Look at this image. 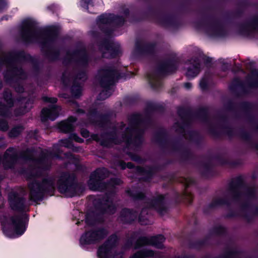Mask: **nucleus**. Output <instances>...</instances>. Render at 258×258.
<instances>
[{
  "mask_svg": "<svg viewBox=\"0 0 258 258\" xmlns=\"http://www.w3.org/2000/svg\"><path fill=\"white\" fill-rule=\"evenodd\" d=\"M20 35L22 41L26 44L33 43L36 39H39L41 52L50 61L59 59L60 50L51 46L58 37L59 31L56 27L40 29L36 21L26 18L22 21L20 26Z\"/></svg>",
  "mask_w": 258,
  "mask_h": 258,
  "instance_id": "1",
  "label": "nucleus"
},
{
  "mask_svg": "<svg viewBox=\"0 0 258 258\" xmlns=\"http://www.w3.org/2000/svg\"><path fill=\"white\" fill-rule=\"evenodd\" d=\"M8 201L11 210L20 213L10 217L9 225H4L2 222V230L7 237L15 238L22 236L27 228L29 216L24 213L26 199L17 191H12L8 194Z\"/></svg>",
  "mask_w": 258,
  "mask_h": 258,
  "instance_id": "2",
  "label": "nucleus"
},
{
  "mask_svg": "<svg viewBox=\"0 0 258 258\" xmlns=\"http://www.w3.org/2000/svg\"><path fill=\"white\" fill-rule=\"evenodd\" d=\"M145 110L146 114L144 118L140 113H134L128 117L129 125L125 128V133L122 136L127 146L140 147L144 142L145 131L139 126L142 123L150 124L152 121L150 114L154 112H163L165 108L162 105L148 102Z\"/></svg>",
  "mask_w": 258,
  "mask_h": 258,
  "instance_id": "3",
  "label": "nucleus"
},
{
  "mask_svg": "<svg viewBox=\"0 0 258 258\" xmlns=\"http://www.w3.org/2000/svg\"><path fill=\"white\" fill-rule=\"evenodd\" d=\"M20 173L25 175L27 180L33 179L28 184L30 190V200L35 202L42 201L45 195L52 196L54 195L55 191V181L53 176H47L40 181L35 179L37 174L31 169L23 168L21 169Z\"/></svg>",
  "mask_w": 258,
  "mask_h": 258,
  "instance_id": "4",
  "label": "nucleus"
},
{
  "mask_svg": "<svg viewBox=\"0 0 258 258\" xmlns=\"http://www.w3.org/2000/svg\"><path fill=\"white\" fill-rule=\"evenodd\" d=\"M6 61L10 63L12 68L4 74V79L8 82H12L15 78H20L26 75L23 68L18 67L16 64L19 61L31 62L35 75H38L40 73L41 68L39 60L30 54L26 53L23 50L9 52L6 57Z\"/></svg>",
  "mask_w": 258,
  "mask_h": 258,
  "instance_id": "5",
  "label": "nucleus"
},
{
  "mask_svg": "<svg viewBox=\"0 0 258 258\" xmlns=\"http://www.w3.org/2000/svg\"><path fill=\"white\" fill-rule=\"evenodd\" d=\"M98 80L100 86L104 89L98 94L97 99L104 100L112 95L111 86L115 82L125 78V74L120 73L113 66H107L98 72Z\"/></svg>",
  "mask_w": 258,
  "mask_h": 258,
  "instance_id": "6",
  "label": "nucleus"
},
{
  "mask_svg": "<svg viewBox=\"0 0 258 258\" xmlns=\"http://www.w3.org/2000/svg\"><path fill=\"white\" fill-rule=\"evenodd\" d=\"M58 191L67 197L80 196L85 191L84 185L77 180L76 175L69 172H62L56 182Z\"/></svg>",
  "mask_w": 258,
  "mask_h": 258,
  "instance_id": "7",
  "label": "nucleus"
},
{
  "mask_svg": "<svg viewBox=\"0 0 258 258\" xmlns=\"http://www.w3.org/2000/svg\"><path fill=\"white\" fill-rule=\"evenodd\" d=\"M13 150V148H9L4 155L3 164L5 168H12L19 159H22L24 161H35L41 165L39 168L44 170L49 169V166L46 162V156L43 155L38 159L34 158L33 149L27 148L25 151L21 152L19 155L16 152L11 154L7 153L8 151L10 152Z\"/></svg>",
  "mask_w": 258,
  "mask_h": 258,
  "instance_id": "8",
  "label": "nucleus"
},
{
  "mask_svg": "<svg viewBox=\"0 0 258 258\" xmlns=\"http://www.w3.org/2000/svg\"><path fill=\"white\" fill-rule=\"evenodd\" d=\"M177 114L182 120L181 123H175L181 133H184L185 128L190 125L194 117L200 118L204 121H207L209 119V110L207 107H205L200 108L196 112H194L190 108L178 106Z\"/></svg>",
  "mask_w": 258,
  "mask_h": 258,
  "instance_id": "9",
  "label": "nucleus"
},
{
  "mask_svg": "<svg viewBox=\"0 0 258 258\" xmlns=\"http://www.w3.org/2000/svg\"><path fill=\"white\" fill-rule=\"evenodd\" d=\"M67 54L70 57L64 59V63L67 60L68 62H70L73 59L78 66L82 68V69L75 75L74 80L86 81L88 79V75L85 69L89 65V56L86 49H77L73 50L72 53L67 52Z\"/></svg>",
  "mask_w": 258,
  "mask_h": 258,
  "instance_id": "10",
  "label": "nucleus"
},
{
  "mask_svg": "<svg viewBox=\"0 0 258 258\" xmlns=\"http://www.w3.org/2000/svg\"><path fill=\"white\" fill-rule=\"evenodd\" d=\"M198 29L205 28L206 32L214 37L223 38L227 35V31L221 21L213 15H207L196 23Z\"/></svg>",
  "mask_w": 258,
  "mask_h": 258,
  "instance_id": "11",
  "label": "nucleus"
},
{
  "mask_svg": "<svg viewBox=\"0 0 258 258\" xmlns=\"http://www.w3.org/2000/svg\"><path fill=\"white\" fill-rule=\"evenodd\" d=\"M146 17L154 19L156 22L160 25L166 27L178 29L181 25V23L175 15L166 14L161 10L154 9L149 6L147 11L144 13Z\"/></svg>",
  "mask_w": 258,
  "mask_h": 258,
  "instance_id": "12",
  "label": "nucleus"
},
{
  "mask_svg": "<svg viewBox=\"0 0 258 258\" xmlns=\"http://www.w3.org/2000/svg\"><path fill=\"white\" fill-rule=\"evenodd\" d=\"M247 86L244 82L239 78H235L229 86V89L237 96L241 94H247L249 91L247 88H258V70L254 69L251 72V76H248L246 79Z\"/></svg>",
  "mask_w": 258,
  "mask_h": 258,
  "instance_id": "13",
  "label": "nucleus"
},
{
  "mask_svg": "<svg viewBox=\"0 0 258 258\" xmlns=\"http://www.w3.org/2000/svg\"><path fill=\"white\" fill-rule=\"evenodd\" d=\"M108 234V230L103 227H97L86 230L81 236L79 242L82 247L96 244L105 239Z\"/></svg>",
  "mask_w": 258,
  "mask_h": 258,
  "instance_id": "14",
  "label": "nucleus"
},
{
  "mask_svg": "<svg viewBox=\"0 0 258 258\" xmlns=\"http://www.w3.org/2000/svg\"><path fill=\"white\" fill-rule=\"evenodd\" d=\"M109 175L108 170L105 168H98L91 173L88 185L93 191H103L107 189V183L103 180Z\"/></svg>",
  "mask_w": 258,
  "mask_h": 258,
  "instance_id": "15",
  "label": "nucleus"
},
{
  "mask_svg": "<svg viewBox=\"0 0 258 258\" xmlns=\"http://www.w3.org/2000/svg\"><path fill=\"white\" fill-rule=\"evenodd\" d=\"M115 194V191L112 189L104 196L95 199L93 203L96 211H99L102 214H114L116 212V207L113 203L112 197Z\"/></svg>",
  "mask_w": 258,
  "mask_h": 258,
  "instance_id": "16",
  "label": "nucleus"
},
{
  "mask_svg": "<svg viewBox=\"0 0 258 258\" xmlns=\"http://www.w3.org/2000/svg\"><path fill=\"white\" fill-rule=\"evenodd\" d=\"M170 163V161H168L165 164L153 166L148 165L146 167L137 166V173L143 176L139 178V181L150 182L157 173L162 171L165 168L166 165Z\"/></svg>",
  "mask_w": 258,
  "mask_h": 258,
  "instance_id": "17",
  "label": "nucleus"
},
{
  "mask_svg": "<svg viewBox=\"0 0 258 258\" xmlns=\"http://www.w3.org/2000/svg\"><path fill=\"white\" fill-rule=\"evenodd\" d=\"M142 212L139 214L138 212L133 209L124 208L120 212L119 218L122 223L124 224H131L133 223L138 217V221L141 225L147 224L148 219L142 216Z\"/></svg>",
  "mask_w": 258,
  "mask_h": 258,
  "instance_id": "18",
  "label": "nucleus"
},
{
  "mask_svg": "<svg viewBox=\"0 0 258 258\" xmlns=\"http://www.w3.org/2000/svg\"><path fill=\"white\" fill-rule=\"evenodd\" d=\"M156 42H145L138 40L135 42L133 53L138 56L154 55L156 52Z\"/></svg>",
  "mask_w": 258,
  "mask_h": 258,
  "instance_id": "19",
  "label": "nucleus"
},
{
  "mask_svg": "<svg viewBox=\"0 0 258 258\" xmlns=\"http://www.w3.org/2000/svg\"><path fill=\"white\" fill-rule=\"evenodd\" d=\"M87 115L92 124L103 127L110 123L112 113H101L96 108H93L89 109Z\"/></svg>",
  "mask_w": 258,
  "mask_h": 258,
  "instance_id": "20",
  "label": "nucleus"
},
{
  "mask_svg": "<svg viewBox=\"0 0 258 258\" xmlns=\"http://www.w3.org/2000/svg\"><path fill=\"white\" fill-rule=\"evenodd\" d=\"M118 238L116 234L110 235L97 250L99 258H109L111 250L117 246Z\"/></svg>",
  "mask_w": 258,
  "mask_h": 258,
  "instance_id": "21",
  "label": "nucleus"
},
{
  "mask_svg": "<svg viewBox=\"0 0 258 258\" xmlns=\"http://www.w3.org/2000/svg\"><path fill=\"white\" fill-rule=\"evenodd\" d=\"M244 185L245 182L241 175L235 177L228 183V190L231 193L233 201L236 202L240 201L242 192L239 189Z\"/></svg>",
  "mask_w": 258,
  "mask_h": 258,
  "instance_id": "22",
  "label": "nucleus"
},
{
  "mask_svg": "<svg viewBox=\"0 0 258 258\" xmlns=\"http://www.w3.org/2000/svg\"><path fill=\"white\" fill-rule=\"evenodd\" d=\"M100 139L97 135H94L93 139L96 142H100L101 146L105 148H110L112 144L118 143V137L115 130L104 132L100 135Z\"/></svg>",
  "mask_w": 258,
  "mask_h": 258,
  "instance_id": "23",
  "label": "nucleus"
},
{
  "mask_svg": "<svg viewBox=\"0 0 258 258\" xmlns=\"http://www.w3.org/2000/svg\"><path fill=\"white\" fill-rule=\"evenodd\" d=\"M178 67V60L175 57L167 58L160 63L157 67V72L160 75L174 73Z\"/></svg>",
  "mask_w": 258,
  "mask_h": 258,
  "instance_id": "24",
  "label": "nucleus"
},
{
  "mask_svg": "<svg viewBox=\"0 0 258 258\" xmlns=\"http://www.w3.org/2000/svg\"><path fill=\"white\" fill-rule=\"evenodd\" d=\"M240 109L243 112L246 118L254 126V130L258 133V122L252 113L253 104L250 102L244 101L238 104Z\"/></svg>",
  "mask_w": 258,
  "mask_h": 258,
  "instance_id": "25",
  "label": "nucleus"
},
{
  "mask_svg": "<svg viewBox=\"0 0 258 258\" xmlns=\"http://www.w3.org/2000/svg\"><path fill=\"white\" fill-rule=\"evenodd\" d=\"M171 148L173 152L180 153L181 159L183 161H187L195 159V155L191 151L184 147L178 140L172 142Z\"/></svg>",
  "mask_w": 258,
  "mask_h": 258,
  "instance_id": "26",
  "label": "nucleus"
},
{
  "mask_svg": "<svg viewBox=\"0 0 258 258\" xmlns=\"http://www.w3.org/2000/svg\"><path fill=\"white\" fill-rule=\"evenodd\" d=\"M148 204L151 208L155 210L161 215H163L168 211L164 195L159 194L153 197L150 200Z\"/></svg>",
  "mask_w": 258,
  "mask_h": 258,
  "instance_id": "27",
  "label": "nucleus"
},
{
  "mask_svg": "<svg viewBox=\"0 0 258 258\" xmlns=\"http://www.w3.org/2000/svg\"><path fill=\"white\" fill-rule=\"evenodd\" d=\"M60 110V107L55 104L43 108L40 114L41 121L42 122H46L48 120L54 121L58 117Z\"/></svg>",
  "mask_w": 258,
  "mask_h": 258,
  "instance_id": "28",
  "label": "nucleus"
},
{
  "mask_svg": "<svg viewBox=\"0 0 258 258\" xmlns=\"http://www.w3.org/2000/svg\"><path fill=\"white\" fill-rule=\"evenodd\" d=\"M154 140L162 148L167 149L169 145V134L164 128H160L154 134Z\"/></svg>",
  "mask_w": 258,
  "mask_h": 258,
  "instance_id": "29",
  "label": "nucleus"
},
{
  "mask_svg": "<svg viewBox=\"0 0 258 258\" xmlns=\"http://www.w3.org/2000/svg\"><path fill=\"white\" fill-rule=\"evenodd\" d=\"M77 119L74 116H69L67 119L58 123L57 127L60 132L64 134H71L75 130L74 123Z\"/></svg>",
  "mask_w": 258,
  "mask_h": 258,
  "instance_id": "30",
  "label": "nucleus"
},
{
  "mask_svg": "<svg viewBox=\"0 0 258 258\" xmlns=\"http://www.w3.org/2000/svg\"><path fill=\"white\" fill-rule=\"evenodd\" d=\"M187 187L188 185H186V188L181 193L177 191L174 192L173 198L176 204H179L181 203H185L191 205L192 203L194 196L192 193L187 191L186 188Z\"/></svg>",
  "mask_w": 258,
  "mask_h": 258,
  "instance_id": "31",
  "label": "nucleus"
},
{
  "mask_svg": "<svg viewBox=\"0 0 258 258\" xmlns=\"http://www.w3.org/2000/svg\"><path fill=\"white\" fill-rule=\"evenodd\" d=\"M192 61L191 66L187 69L185 73V76L187 80H190L194 79L201 71V64L199 59L197 57L192 58L190 60Z\"/></svg>",
  "mask_w": 258,
  "mask_h": 258,
  "instance_id": "32",
  "label": "nucleus"
},
{
  "mask_svg": "<svg viewBox=\"0 0 258 258\" xmlns=\"http://www.w3.org/2000/svg\"><path fill=\"white\" fill-rule=\"evenodd\" d=\"M98 213L94 211H89L85 215V222L89 226H92L99 223H102L104 221L103 215L105 214H102L99 211Z\"/></svg>",
  "mask_w": 258,
  "mask_h": 258,
  "instance_id": "33",
  "label": "nucleus"
},
{
  "mask_svg": "<svg viewBox=\"0 0 258 258\" xmlns=\"http://www.w3.org/2000/svg\"><path fill=\"white\" fill-rule=\"evenodd\" d=\"M240 7L237 9L234 12H227L224 15L225 19L229 23H232V20L235 18H240L242 17L244 13V10L242 8H245L248 6V3L246 1L242 2L240 4Z\"/></svg>",
  "mask_w": 258,
  "mask_h": 258,
  "instance_id": "34",
  "label": "nucleus"
},
{
  "mask_svg": "<svg viewBox=\"0 0 258 258\" xmlns=\"http://www.w3.org/2000/svg\"><path fill=\"white\" fill-rule=\"evenodd\" d=\"M18 101L21 102V105L15 110L17 114L24 115L28 112L32 108L33 101L30 98L20 97Z\"/></svg>",
  "mask_w": 258,
  "mask_h": 258,
  "instance_id": "35",
  "label": "nucleus"
},
{
  "mask_svg": "<svg viewBox=\"0 0 258 258\" xmlns=\"http://www.w3.org/2000/svg\"><path fill=\"white\" fill-rule=\"evenodd\" d=\"M248 28L258 31V14L253 15L246 23L239 26L241 32H247Z\"/></svg>",
  "mask_w": 258,
  "mask_h": 258,
  "instance_id": "36",
  "label": "nucleus"
},
{
  "mask_svg": "<svg viewBox=\"0 0 258 258\" xmlns=\"http://www.w3.org/2000/svg\"><path fill=\"white\" fill-rule=\"evenodd\" d=\"M147 77L151 87L154 90H158L162 86V82L158 75L155 73H149Z\"/></svg>",
  "mask_w": 258,
  "mask_h": 258,
  "instance_id": "37",
  "label": "nucleus"
},
{
  "mask_svg": "<svg viewBox=\"0 0 258 258\" xmlns=\"http://www.w3.org/2000/svg\"><path fill=\"white\" fill-rule=\"evenodd\" d=\"M203 167V170L201 171L202 176L206 178L213 177L216 175V171L214 169L213 164L210 160L207 162H202Z\"/></svg>",
  "mask_w": 258,
  "mask_h": 258,
  "instance_id": "38",
  "label": "nucleus"
},
{
  "mask_svg": "<svg viewBox=\"0 0 258 258\" xmlns=\"http://www.w3.org/2000/svg\"><path fill=\"white\" fill-rule=\"evenodd\" d=\"M238 135L241 139L248 143L250 148L258 151V143H255L252 141L251 135L249 132L241 129Z\"/></svg>",
  "mask_w": 258,
  "mask_h": 258,
  "instance_id": "39",
  "label": "nucleus"
},
{
  "mask_svg": "<svg viewBox=\"0 0 258 258\" xmlns=\"http://www.w3.org/2000/svg\"><path fill=\"white\" fill-rule=\"evenodd\" d=\"M155 251L153 250L143 248L138 250L133 254L131 255L129 258H148L153 257L155 256Z\"/></svg>",
  "mask_w": 258,
  "mask_h": 258,
  "instance_id": "40",
  "label": "nucleus"
},
{
  "mask_svg": "<svg viewBox=\"0 0 258 258\" xmlns=\"http://www.w3.org/2000/svg\"><path fill=\"white\" fill-rule=\"evenodd\" d=\"M155 251L153 250L143 248L138 250L133 254L131 255L129 258H148L153 257L155 256Z\"/></svg>",
  "mask_w": 258,
  "mask_h": 258,
  "instance_id": "41",
  "label": "nucleus"
},
{
  "mask_svg": "<svg viewBox=\"0 0 258 258\" xmlns=\"http://www.w3.org/2000/svg\"><path fill=\"white\" fill-rule=\"evenodd\" d=\"M209 236H206L204 239L202 240L190 241L188 243L189 247L192 249L200 250L203 247L209 245Z\"/></svg>",
  "mask_w": 258,
  "mask_h": 258,
  "instance_id": "42",
  "label": "nucleus"
},
{
  "mask_svg": "<svg viewBox=\"0 0 258 258\" xmlns=\"http://www.w3.org/2000/svg\"><path fill=\"white\" fill-rule=\"evenodd\" d=\"M120 52L119 45L114 44L107 52H102V56L103 58H115L118 56Z\"/></svg>",
  "mask_w": 258,
  "mask_h": 258,
  "instance_id": "43",
  "label": "nucleus"
},
{
  "mask_svg": "<svg viewBox=\"0 0 258 258\" xmlns=\"http://www.w3.org/2000/svg\"><path fill=\"white\" fill-rule=\"evenodd\" d=\"M189 140L197 146H200L204 140L203 136L197 131L191 130L187 132Z\"/></svg>",
  "mask_w": 258,
  "mask_h": 258,
  "instance_id": "44",
  "label": "nucleus"
},
{
  "mask_svg": "<svg viewBox=\"0 0 258 258\" xmlns=\"http://www.w3.org/2000/svg\"><path fill=\"white\" fill-rule=\"evenodd\" d=\"M72 95L75 98H80L82 94V87L80 83L74 80L70 89Z\"/></svg>",
  "mask_w": 258,
  "mask_h": 258,
  "instance_id": "45",
  "label": "nucleus"
},
{
  "mask_svg": "<svg viewBox=\"0 0 258 258\" xmlns=\"http://www.w3.org/2000/svg\"><path fill=\"white\" fill-rule=\"evenodd\" d=\"M125 193L134 201H142L146 199V194L137 190L127 189L125 190Z\"/></svg>",
  "mask_w": 258,
  "mask_h": 258,
  "instance_id": "46",
  "label": "nucleus"
},
{
  "mask_svg": "<svg viewBox=\"0 0 258 258\" xmlns=\"http://www.w3.org/2000/svg\"><path fill=\"white\" fill-rule=\"evenodd\" d=\"M226 205L229 207L231 203L227 199L218 198L213 200L208 205V208L210 209H214L216 207Z\"/></svg>",
  "mask_w": 258,
  "mask_h": 258,
  "instance_id": "47",
  "label": "nucleus"
},
{
  "mask_svg": "<svg viewBox=\"0 0 258 258\" xmlns=\"http://www.w3.org/2000/svg\"><path fill=\"white\" fill-rule=\"evenodd\" d=\"M165 240L164 236L162 234L151 236L150 237V245L154 246L158 248H161Z\"/></svg>",
  "mask_w": 258,
  "mask_h": 258,
  "instance_id": "48",
  "label": "nucleus"
},
{
  "mask_svg": "<svg viewBox=\"0 0 258 258\" xmlns=\"http://www.w3.org/2000/svg\"><path fill=\"white\" fill-rule=\"evenodd\" d=\"M145 245H150V238L145 236H141L136 240L134 249H139Z\"/></svg>",
  "mask_w": 258,
  "mask_h": 258,
  "instance_id": "49",
  "label": "nucleus"
},
{
  "mask_svg": "<svg viewBox=\"0 0 258 258\" xmlns=\"http://www.w3.org/2000/svg\"><path fill=\"white\" fill-rule=\"evenodd\" d=\"M112 14L107 15L102 14L98 17L97 23L98 25H107L111 24Z\"/></svg>",
  "mask_w": 258,
  "mask_h": 258,
  "instance_id": "50",
  "label": "nucleus"
},
{
  "mask_svg": "<svg viewBox=\"0 0 258 258\" xmlns=\"http://www.w3.org/2000/svg\"><path fill=\"white\" fill-rule=\"evenodd\" d=\"M226 233L227 230L226 228L222 225L214 226L210 230V234L211 235L224 236Z\"/></svg>",
  "mask_w": 258,
  "mask_h": 258,
  "instance_id": "51",
  "label": "nucleus"
},
{
  "mask_svg": "<svg viewBox=\"0 0 258 258\" xmlns=\"http://www.w3.org/2000/svg\"><path fill=\"white\" fill-rule=\"evenodd\" d=\"M126 20L123 16L112 14L111 24H113L117 27L123 26Z\"/></svg>",
  "mask_w": 258,
  "mask_h": 258,
  "instance_id": "52",
  "label": "nucleus"
},
{
  "mask_svg": "<svg viewBox=\"0 0 258 258\" xmlns=\"http://www.w3.org/2000/svg\"><path fill=\"white\" fill-rule=\"evenodd\" d=\"M4 100L7 103V105L10 107H12L15 103V100L13 97V94L10 91L4 90L3 94Z\"/></svg>",
  "mask_w": 258,
  "mask_h": 258,
  "instance_id": "53",
  "label": "nucleus"
},
{
  "mask_svg": "<svg viewBox=\"0 0 258 258\" xmlns=\"http://www.w3.org/2000/svg\"><path fill=\"white\" fill-rule=\"evenodd\" d=\"M123 104L125 106H132L136 104L138 102V98L135 96H125L122 100Z\"/></svg>",
  "mask_w": 258,
  "mask_h": 258,
  "instance_id": "54",
  "label": "nucleus"
},
{
  "mask_svg": "<svg viewBox=\"0 0 258 258\" xmlns=\"http://www.w3.org/2000/svg\"><path fill=\"white\" fill-rule=\"evenodd\" d=\"M10 108L8 105H6L4 103L0 102V116L5 117H9L11 114Z\"/></svg>",
  "mask_w": 258,
  "mask_h": 258,
  "instance_id": "55",
  "label": "nucleus"
},
{
  "mask_svg": "<svg viewBox=\"0 0 258 258\" xmlns=\"http://www.w3.org/2000/svg\"><path fill=\"white\" fill-rule=\"evenodd\" d=\"M127 154L132 161L139 164H143L146 162V160L144 158L136 153L128 152Z\"/></svg>",
  "mask_w": 258,
  "mask_h": 258,
  "instance_id": "56",
  "label": "nucleus"
},
{
  "mask_svg": "<svg viewBox=\"0 0 258 258\" xmlns=\"http://www.w3.org/2000/svg\"><path fill=\"white\" fill-rule=\"evenodd\" d=\"M23 127L22 126L18 125L13 127L9 133V136L10 138H16L22 133Z\"/></svg>",
  "mask_w": 258,
  "mask_h": 258,
  "instance_id": "57",
  "label": "nucleus"
},
{
  "mask_svg": "<svg viewBox=\"0 0 258 258\" xmlns=\"http://www.w3.org/2000/svg\"><path fill=\"white\" fill-rule=\"evenodd\" d=\"M106 182L107 183V188L109 186L114 188L115 186L120 185L123 183L122 180L118 177H111Z\"/></svg>",
  "mask_w": 258,
  "mask_h": 258,
  "instance_id": "58",
  "label": "nucleus"
},
{
  "mask_svg": "<svg viewBox=\"0 0 258 258\" xmlns=\"http://www.w3.org/2000/svg\"><path fill=\"white\" fill-rule=\"evenodd\" d=\"M94 1L95 0H81L80 1V6L82 8L87 11L88 12L90 13H94V12H91L89 10V6L93 7L95 5Z\"/></svg>",
  "mask_w": 258,
  "mask_h": 258,
  "instance_id": "59",
  "label": "nucleus"
},
{
  "mask_svg": "<svg viewBox=\"0 0 258 258\" xmlns=\"http://www.w3.org/2000/svg\"><path fill=\"white\" fill-rule=\"evenodd\" d=\"M113 45L114 43L107 38L103 39L99 43V46L103 47L107 51Z\"/></svg>",
  "mask_w": 258,
  "mask_h": 258,
  "instance_id": "60",
  "label": "nucleus"
},
{
  "mask_svg": "<svg viewBox=\"0 0 258 258\" xmlns=\"http://www.w3.org/2000/svg\"><path fill=\"white\" fill-rule=\"evenodd\" d=\"M209 133L216 139H219L221 137V132L217 130L213 125H210L208 129Z\"/></svg>",
  "mask_w": 258,
  "mask_h": 258,
  "instance_id": "61",
  "label": "nucleus"
},
{
  "mask_svg": "<svg viewBox=\"0 0 258 258\" xmlns=\"http://www.w3.org/2000/svg\"><path fill=\"white\" fill-rule=\"evenodd\" d=\"M100 30L107 36H110L113 33L112 29L105 25H98Z\"/></svg>",
  "mask_w": 258,
  "mask_h": 258,
  "instance_id": "62",
  "label": "nucleus"
},
{
  "mask_svg": "<svg viewBox=\"0 0 258 258\" xmlns=\"http://www.w3.org/2000/svg\"><path fill=\"white\" fill-rule=\"evenodd\" d=\"M213 158L216 160L218 163L221 165H228L229 160L224 158L220 155H217L213 157Z\"/></svg>",
  "mask_w": 258,
  "mask_h": 258,
  "instance_id": "63",
  "label": "nucleus"
},
{
  "mask_svg": "<svg viewBox=\"0 0 258 258\" xmlns=\"http://www.w3.org/2000/svg\"><path fill=\"white\" fill-rule=\"evenodd\" d=\"M256 189L254 187H249L247 189L245 195L248 199H254L256 197Z\"/></svg>",
  "mask_w": 258,
  "mask_h": 258,
  "instance_id": "64",
  "label": "nucleus"
}]
</instances>
